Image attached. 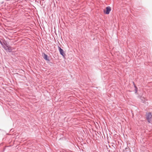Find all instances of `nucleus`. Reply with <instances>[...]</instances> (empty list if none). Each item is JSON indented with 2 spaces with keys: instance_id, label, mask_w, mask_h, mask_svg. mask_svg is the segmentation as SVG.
Segmentation results:
<instances>
[{
  "instance_id": "f257e3e1",
  "label": "nucleus",
  "mask_w": 152,
  "mask_h": 152,
  "mask_svg": "<svg viewBox=\"0 0 152 152\" xmlns=\"http://www.w3.org/2000/svg\"><path fill=\"white\" fill-rule=\"evenodd\" d=\"M146 118L149 123H150L152 118V114L151 112L147 114Z\"/></svg>"
},
{
  "instance_id": "f03ea898",
  "label": "nucleus",
  "mask_w": 152,
  "mask_h": 152,
  "mask_svg": "<svg viewBox=\"0 0 152 152\" xmlns=\"http://www.w3.org/2000/svg\"><path fill=\"white\" fill-rule=\"evenodd\" d=\"M58 48L59 50V51L60 52V53L61 55L63 56L64 57L65 56V54L64 52V51L63 49H62L59 46H58Z\"/></svg>"
},
{
  "instance_id": "7ed1b4c3",
  "label": "nucleus",
  "mask_w": 152,
  "mask_h": 152,
  "mask_svg": "<svg viewBox=\"0 0 152 152\" xmlns=\"http://www.w3.org/2000/svg\"><path fill=\"white\" fill-rule=\"evenodd\" d=\"M111 10V7L109 6H108L106 7V11H104V12L106 14H109Z\"/></svg>"
},
{
  "instance_id": "20e7f679",
  "label": "nucleus",
  "mask_w": 152,
  "mask_h": 152,
  "mask_svg": "<svg viewBox=\"0 0 152 152\" xmlns=\"http://www.w3.org/2000/svg\"><path fill=\"white\" fill-rule=\"evenodd\" d=\"M43 56H42L44 59L47 61H50V60L48 58V56L44 53H43Z\"/></svg>"
},
{
  "instance_id": "39448f33",
  "label": "nucleus",
  "mask_w": 152,
  "mask_h": 152,
  "mask_svg": "<svg viewBox=\"0 0 152 152\" xmlns=\"http://www.w3.org/2000/svg\"><path fill=\"white\" fill-rule=\"evenodd\" d=\"M140 99L142 102L144 103L145 101V99L144 97L141 96Z\"/></svg>"
},
{
  "instance_id": "423d86ee",
  "label": "nucleus",
  "mask_w": 152,
  "mask_h": 152,
  "mask_svg": "<svg viewBox=\"0 0 152 152\" xmlns=\"http://www.w3.org/2000/svg\"><path fill=\"white\" fill-rule=\"evenodd\" d=\"M129 151V148H126L125 149L123 150V152L128 151Z\"/></svg>"
},
{
  "instance_id": "0eeeda50",
  "label": "nucleus",
  "mask_w": 152,
  "mask_h": 152,
  "mask_svg": "<svg viewBox=\"0 0 152 152\" xmlns=\"http://www.w3.org/2000/svg\"><path fill=\"white\" fill-rule=\"evenodd\" d=\"M134 87L135 88V93H137V88L135 86H134Z\"/></svg>"
},
{
  "instance_id": "6e6552de",
  "label": "nucleus",
  "mask_w": 152,
  "mask_h": 152,
  "mask_svg": "<svg viewBox=\"0 0 152 152\" xmlns=\"http://www.w3.org/2000/svg\"><path fill=\"white\" fill-rule=\"evenodd\" d=\"M0 43L1 45H3V43L0 40Z\"/></svg>"
},
{
  "instance_id": "1a4fd4ad",
  "label": "nucleus",
  "mask_w": 152,
  "mask_h": 152,
  "mask_svg": "<svg viewBox=\"0 0 152 152\" xmlns=\"http://www.w3.org/2000/svg\"><path fill=\"white\" fill-rule=\"evenodd\" d=\"M7 47L8 48H7V49L8 50H10V49L8 47V46H7Z\"/></svg>"
},
{
  "instance_id": "9d476101",
  "label": "nucleus",
  "mask_w": 152,
  "mask_h": 152,
  "mask_svg": "<svg viewBox=\"0 0 152 152\" xmlns=\"http://www.w3.org/2000/svg\"><path fill=\"white\" fill-rule=\"evenodd\" d=\"M18 1L19 2V1Z\"/></svg>"
}]
</instances>
